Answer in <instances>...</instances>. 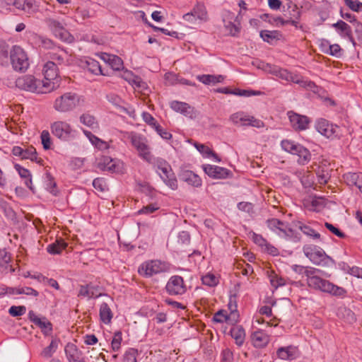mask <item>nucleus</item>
Returning a JSON list of instances; mask_svg holds the SVG:
<instances>
[{
  "instance_id": "nucleus-6",
  "label": "nucleus",
  "mask_w": 362,
  "mask_h": 362,
  "mask_svg": "<svg viewBox=\"0 0 362 362\" xmlns=\"http://www.w3.org/2000/svg\"><path fill=\"white\" fill-rule=\"evenodd\" d=\"M169 264L159 260H151L144 262L139 268L140 275L150 277L154 274L166 272L169 270Z\"/></svg>"
},
{
  "instance_id": "nucleus-49",
  "label": "nucleus",
  "mask_w": 362,
  "mask_h": 362,
  "mask_svg": "<svg viewBox=\"0 0 362 362\" xmlns=\"http://www.w3.org/2000/svg\"><path fill=\"white\" fill-rule=\"evenodd\" d=\"M202 281L203 284L210 287L215 286L218 283V281L216 276L211 273H208L206 275L203 276L202 278Z\"/></svg>"
},
{
  "instance_id": "nucleus-45",
  "label": "nucleus",
  "mask_w": 362,
  "mask_h": 362,
  "mask_svg": "<svg viewBox=\"0 0 362 362\" xmlns=\"http://www.w3.org/2000/svg\"><path fill=\"white\" fill-rule=\"evenodd\" d=\"M293 83L298 84L300 86L305 88L308 90H313L315 88V84L310 81H305L302 76L296 75L293 76Z\"/></svg>"
},
{
  "instance_id": "nucleus-56",
  "label": "nucleus",
  "mask_w": 362,
  "mask_h": 362,
  "mask_svg": "<svg viewBox=\"0 0 362 362\" xmlns=\"http://www.w3.org/2000/svg\"><path fill=\"white\" fill-rule=\"evenodd\" d=\"M26 308L23 305L15 306L13 305L9 308L8 313L13 317H18L25 313Z\"/></svg>"
},
{
  "instance_id": "nucleus-39",
  "label": "nucleus",
  "mask_w": 362,
  "mask_h": 362,
  "mask_svg": "<svg viewBox=\"0 0 362 362\" xmlns=\"http://www.w3.org/2000/svg\"><path fill=\"white\" fill-rule=\"evenodd\" d=\"M15 169L18 171L19 175L27 179L25 181V185L32 191H33V187H32V179H31V175L28 170L23 168L18 164L15 165Z\"/></svg>"
},
{
  "instance_id": "nucleus-26",
  "label": "nucleus",
  "mask_w": 362,
  "mask_h": 362,
  "mask_svg": "<svg viewBox=\"0 0 362 362\" xmlns=\"http://www.w3.org/2000/svg\"><path fill=\"white\" fill-rule=\"evenodd\" d=\"M43 72L45 80L49 81L47 86L49 88L50 81L58 76L59 70L57 64L54 62H47L44 66Z\"/></svg>"
},
{
  "instance_id": "nucleus-2",
  "label": "nucleus",
  "mask_w": 362,
  "mask_h": 362,
  "mask_svg": "<svg viewBox=\"0 0 362 362\" xmlns=\"http://www.w3.org/2000/svg\"><path fill=\"white\" fill-rule=\"evenodd\" d=\"M81 100V96L77 93L66 92L55 99L53 108L58 112H69L80 105Z\"/></svg>"
},
{
  "instance_id": "nucleus-27",
  "label": "nucleus",
  "mask_w": 362,
  "mask_h": 362,
  "mask_svg": "<svg viewBox=\"0 0 362 362\" xmlns=\"http://www.w3.org/2000/svg\"><path fill=\"white\" fill-rule=\"evenodd\" d=\"M276 355L281 360H293L297 357L298 349L293 346L280 347L277 349Z\"/></svg>"
},
{
  "instance_id": "nucleus-62",
  "label": "nucleus",
  "mask_w": 362,
  "mask_h": 362,
  "mask_svg": "<svg viewBox=\"0 0 362 362\" xmlns=\"http://www.w3.org/2000/svg\"><path fill=\"white\" fill-rule=\"evenodd\" d=\"M325 226L329 231L336 235L337 237L344 238L346 236L343 232H341L339 228H336L332 224L329 223H325Z\"/></svg>"
},
{
  "instance_id": "nucleus-37",
  "label": "nucleus",
  "mask_w": 362,
  "mask_h": 362,
  "mask_svg": "<svg viewBox=\"0 0 362 362\" xmlns=\"http://www.w3.org/2000/svg\"><path fill=\"white\" fill-rule=\"evenodd\" d=\"M113 317L112 312L107 303H103L100 306V318L105 324H109Z\"/></svg>"
},
{
  "instance_id": "nucleus-17",
  "label": "nucleus",
  "mask_w": 362,
  "mask_h": 362,
  "mask_svg": "<svg viewBox=\"0 0 362 362\" xmlns=\"http://www.w3.org/2000/svg\"><path fill=\"white\" fill-rule=\"evenodd\" d=\"M170 106L174 111L190 119H194L198 115L197 111L187 103L173 100L170 103Z\"/></svg>"
},
{
  "instance_id": "nucleus-32",
  "label": "nucleus",
  "mask_w": 362,
  "mask_h": 362,
  "mask_svg": "<svg viewBox=\"0 0 362 362\" xmlns=\"http://www.w3.org/2000/svg\"><path fill=\"white\" fill-rule=\"evenodd\" d=\"M99 168L105 171L116 173L119 170V165L116 161L110 157H104L102 162L99 163Z\"/></svg>"
},
{
  "instance_id": "nucleus-60",
  "label": "nucleus",
  "mask_w": 362,
  "mask_h": 362,
  "mask_svg": "<svg viewBox=\"0 0 362 362\" xmlns=\"http://www.w3.org/2000/svg\"><path fill=\"white\" fill-rule=\"evenodd\" d=\"M89 290H90V296L91 298H98L101 296H103V293L101 292V288L98 286H95L92 284H89Z\"/></svg>"
},
{
  "instance_id": "nucleus-22",
  "label": "nucleus",
  "mask_w": 362,
  "mask_h": 362,
  "mask_svg": "<svg viewBox=\"0 0 362 362\" xmlns=\"http://www.w3.org/2000/svg\"><path fill=\"white\" fill-rule=\"evenodd\" d=\"M28 316L30 320L36 326L39 327L46 334L52 331V324L46 319V317L40 318L37 317L33 310L29 312Z\"/></svg>"
},
{
  "instance_id": "nucleus-20",
  "label": "nucleus",
  "mask_w": 362,
  "mask_h": 362,
  "mask_svg": "<svg viewBox=\"0 0 362 362\" xmlns=\"http://www.w3.org/2000/svg\"><path fill=\"white\" fill-rule=\"evenodd\" d=\"M64 351L69 362H85L84 356L81 350L73 343H68Z\"/></svg>"
},
{
  "instance_id": "nucleus-35",
  "label": "nucleus",
  "mask_w": 362,
  "mask_h": 362,
  "mask_svg": "<svg viewBox=\"0 0 362 362\" xmlns=\"http://www.w3.org/2000/svg\"><path fill=\"white\" fill-rule=\"evenodd\" d=\"M230 335L235 339V344L240 346L243 344L245 332L241 326H235L230 329Z\"/></svg>"
},
{
  "instance_id": "nucleus-18",
  "label": "nucleus",
  "mask_w": 362,
  "mask_h": 362,
  "mask_svg": "<svg viewBox=\"0 0 362 362\" xmlns=\"http://www.w3.org/2000/svg\"><path fill=\"white\" fill-rule=\"evenodd\" d=\"M203 169L206 174L215 179H225L232 176L230 170L216 165H204Z\"/></svg>"
},
{
  "instance_id": "nucleus-33",
  "label": "nucleus",
  "mask_w": 362,
  "mask_h": 362,
  "mask_svg": "<svg viewBox=\"0 0 362 362\" xmlns=\"http://www.w3.org/2000/svg\"><path fill=\"white\" fill-rule=\"evenodd\" d=\"M11 261V255L5 249H0V269L2 272L7 271L8 269L11 272L14 271L10 264Z\"/></svg>"
},
{
  "instance_id": "nucleus-1",
  "label": "nucleus",
  "mask_w": 362,
  "mask_h": 362,
  "mask_svg": "<svg viewBox=\"0 0 362 362\" xmlns=\"http://www.w3.org/2000/svg\"><path fill=\"white\" fill-rule=\"evenodd\" d=\"M47 81L44 82L40 80H37L33 76L25 75L19 77L16 81V86L17 88L30 92L37 93H45L50 92L54 89V85L51 88H48L47 85Z\"/></svg>"
},
{
  "instance_id": "nucleus-52",
  "label": "nucleus",
  "mask_w": 362,
  "mask_h": 362,
  "mask_svg": "<svg viewBox=\"0 0 362 362\" xmlns=\"http://www.w3.org/2000/svg\"><path fill=\"white\" fill-rule=\"evenodd\" d=\"M33 278L37 279L40 281H43L44 283L48 284L49 286L54 288L55 289L58 290L59 288V284L57 283V281L56 280H54L53 279H48V278L42 276V274H39L37 276H33Z\"/></svg>"
},
{
  "instance_id": "nucleus-21",
  "label": "nucleus",
  "mask_w": 362,
  "mask_h": 362,
  "mask_svg": "<svg viewBox=\"0 0 362 362\" xmlns=\"http://www.w3.org/2000/svg\"><path fill=\"white\" fill-rule=\"evenodd\" d=\"M344 182L349 187H357L362 193V173H347L343 175Z\"/></svg>"
},
{
  "instance_id": "nucleus-40",
  "label": "nucleus",
  "mask_w": 362,
  "mask_h": 362,
  "mask_svg": "<svg viewBox=\"0 0 362 362\" xmlns=\"http://www.w3.org/2000/svg\"><path fill=\"white\" fill-rule=\"evenodd\" d=\"M66 246L67 244L64 240H57L54 243L47 246V250L50 254H59Z\"/></svg>"
},
{
  "instance_id": "nucleus-23",
  "label": "nucleus",
  "mask_w": 362,
  "mask_h": 362,
  "mask_svg": "<svg viewBox=\"0 0 362 362\" xmlns=\"http://www.w3.org/2000/svg\"><path fill=\"white\" fill-rule=\"evenodd\" d=\"M265 70L286 81L292 82L293 76H295V74H293L286 69L271 64H267Z\"/></svg>"
},
{
  "instance_id": "nucleus-7",
  "label": "nucleus",
  "mask_w": 362,
  "mask_h": 362,
  "mask_svg": "<svg viewBox=\"0 0 362 362\" xmlns=\"http://www.w3.org/2000/svg\"><path fill=\"white\" fill-rule=\"evenodd\" d=\"M308 286L311 288L329 293L334 296H341L345 293V291L342 288L334 285L329 281L322 279L319 276L316 278L313 277V279L310 280V284Z\"/></svg>"
},
{
  "instance_id": "nucleus-51",
  "label": "nucleus",
  "mask_w": 362,
  "mask_h": 362,
  "mask_svg": "<svg viewBox=\"0 0 362 362\" xmlns=\"http://www.w3.org/2000/svg\"><path fill=\"white\" fill-rule=\"evenodd\" d=\"M226 30L228 33L233 36L236 35L240 32V27L234 24L231 21H226L225 18L223 19Z\"/></svg>"
},
{
  "instance_id": "nucleus-5",
  "label": "nucleus",
  "mask_w": 362,
  "mask_h": 362,
  "mask_svg": "<svg viewBox=\"0 0 362 362\" xmlns=\"http://www.w3.org/2000/svg\"><path fill=\"white\" fill-rule=\"evenodd\" d=\"M10 61L16 71H25L29 67V58L25 51L18 45H14L10 50Z\"/></svg>"
},
{
  "instance_id": "nucleus-41",
  "label": "nucleus",
  "mask_w": 362,
  "mask_h": 362,
  "mask_svg": "<svg viewBox=\"0 0 362 362\" xmlns=\"http://www.w3.org/2000/svg\"><path fill=\"white\" fill-rule=\"evenodd\" d=\"M86 64L87 69L90 72H91L95 75H98V74L105 75V74L103 72L101 66L100 65L99 62H97L96 60L89 58L88 59H87L86 61Z\"/></svg>"
},
{
  "instance_id": "nucleus-36",
  "label": "nucleus",
  "mask_w": 362,
  "mask_h": 362,
  "mask_svg": "<svg viewBox=\"0 0 362 362\" xmlns=\"http://www.w3.org/2000/svg\"><path fill=\"white\" fill-rule=\"evenodd\" d=\"M50 62H54L57 65L65 64L67 61L68 54L67 53L62 49L51 52L49 53Z\"/></svg>"
},
{
  "instance_id": "nucleus-31",
  "label": "nucleus",
  "mask_w": 362,
  "mask_h": 362,
  "mask_svg": "<svg viewBox=\"0 0 362 362\" xmlns=\"http://www.w3.org/2000/svg\"><path fill=\"white\" fill-rule=\"evenodd\" d=\"M101 58L115 71H119L123 68V62L118 56L104 53Z\"/></svg>"
},
{
  "instance_id": "nucleus-58",
  "label": "nucleus",
  "mask_w": 362,
  "mask_h": 362,
  "mask_svg": "<svg viewBox=\"0 0 362 362\" xmlns=\"http://www.w3.org/2000/svg\"><path fill=\"white\" fill-rule=\"evenodd\" d=\"M16 294L37 296L39 293L31 287H22L16 288Z\"/></svg>"
},
{
  "instance_id": "nucleus-30",
  "label": "nucleus",
  "mask_w": 362,
  "mask_h": 362,
  "mask_svg": "<svg viewBox=\"0 0 362 362\" xmlns=\"http://www.w3.org/2000/svg\"><path fill=\"white\" fill-rule=\"evenodd\" d=\"M190 13L199 22H206L208 21V13L206 6L202 2H197Z\"/></svg>"
},
{
  "instance_id": "nucleus-38",
  "label": "nucleus",
  "mask_w": 362,
  "mask_h": 362,
  "mask_svg": "<svg viewBox=\"0 0 362 362\" xmlns=\"http://www.w3.org/2000/svg\"><path fill=\"white\" fill-rule=\"evenodd\" d=\"M197 79L206 85H215L223 81L224 78L221 75L214 76L210 74L199 75Z\"/></svg>"
},
{
  "instance_id": "nucleus-48",
  "label": "nucleus",
  "mask_w": 362,
  "mask_h": 362,
  "mask_svg": "<svg viewBox=\"0 0 362 362\" xmlns=\"http://www.w3.org/2000/svg\"><path fill=\"white\" fill-rule=\"evenodd\" d=\"M0 209L3 211L5 216L10 218L14 219L16 217V213L13 209L9 206V204L4 200L0 199Z\"/></svg>"
},
{
  "instance_id": "nucleus-42",
  "label": "nucleus",
  "mask_w": 362,
  "mask_h": 362,
  "mask_svg": "<svg viewBox=\"0 0 362 362\" xmlns=\"http://www.w3.org/2000/svg\"><path fill=\"white\" fill-rule=\"evenodd\" d=\"M22 158L30 159V160L35 161L36 163H38L42 162V160L41 158H37L36 150L33 146H30L23 150Z\"/></svg>"
},
{
  "instance_id": "nucleus-59",
  "label": "nucleus",
  "mask_w": 362,
  "mask_h": 362,
  "mask_svg": "<svg viewBox=\"0 0 362 362\" xmlns=\"http://www.w3.org/2000/svg\"><path fill=\"white\" fill-rule=\"evenodd\" d=\"M259 92L254 91V90H241V89H235L233 90V95L250 97L252 95H259Z\"/></svg>"
},
{
  "instance_id": "nucleus-47",
  "label": "nucleus",
  "mask_w": 362,
  "mask_h": 362,
  "mask_svg": "<svg viewBox=\"0 0 362 362\" xmlns=\"http://www.w3.org/2000/svg\"><path fill=\"white\" fill-rule=\"evenodd\" d=\"M58 340L54 339L51 341L50 344L45 347L42 351V356L45 358H49L56 351L58 346Z\"/></svg>"
},
{
  "instance_id": "nucleus-29",
  "label": "nucleus",
  "mask_w": 362,
  "mask_h": 362,
  "mask_svg": "<svg viewBox=\"0 0 362 362\" xmlns=\"http://www.w3.org/2000/svg\"><path fill=\"white\" fill-rule=\"evenodd\" d=\"M238 315L235 312H231L229 315H228L227 312L223 310H220L213 317V320L216 322H227L230 323L237 322V318Z\"/></svg>"
},
{
  "instance_id": "nucleus-10",
  "label": "nucleus",
  "mask_w": 362,
  "mask_h": 362,
  "mask_svg": "<svg viewBox=\"0 0 362 362\" xmlns=\"http://www.w3.org/2000/svg\"><path fill=\"white\" fill-rule=\"evenodd\" d=\"M305 255L314 264L317 265H323L326 264V261L329 257L320 248H317L315 245H307L303 248Z\"/></svg>"
},
{
  "instance_id": "nucleus-34",
  "label": "nucleus",
  "mask_w": 362,
  "mask_h": 362,
  "mask_svg": "<svg viewBox=\"0 0 362 362\" xmlns=\"http://www.w3.org/2000/svg\"><path fill=\"white\" fill-rule=\"evenodd\" d=\"M333 26L337 30L340 31V35L342 37H346L349 38L351 41L354 42L351 28L347 23L344 22L343 21H339L336 23L333 24Z\"/></svg>"
},
{
  "instance_id": "nucleus-9",
  "label": "nucleus",
  "mask_w": 362,
  "mask_h": 362,
  "mask_svg": "<svg viewBox=\"0 0 362 362\" xmlns=\"http://www.w3.org/2000/svg\"><path fill=\"white\" fill-rule=\"evenodd\" d=\"M315 128L320 134L328 139H334L341 136L340 127L329 123L325 119H319L316 123Z\"/></svg>"
},
{
  "instance_id": "nucleus-53",
  "label": "nucleus",
  "mask_w": 362,
  "mask_h": 362,
  "mask_svg": "<svg viewBox=\"0 0 362 362\" xmlns=\"http://www.w3.org/2000/svg\"><path fill=\"white\" fill-rule=\"evenodd\" d=\"M40 138L43 148L46 150L49 149L51 148L52 142L49 132L43 130L41 133Z\"/></svg>"
},
{
  "instance_id": "nucleus-50",
  "label": "nucleus",
  "mask_w": 362,
  "mask_h": 362,
  "mask_svg": "<svg viewBox=\"0 0 362 362\" xmlns=\"http://www.w3.org/2000/svg\"><path fill=\"white\" fill-rule=\"evenodd\" d=\"M269 278L271 285L276 289L278 287L284 286L286 284V280L284 278L279 276L275 273H272L269 276Z\"/></svg>"
},
{
  "instance_id": "nucleus-46",
  "label": "nucleus",
  "mask_w": 362,
  "mask_h": 362,
  "mask_svg": "<svg viewBox=\"0 0 362 362\" xmlns=\"http://www.w3.org/2000/svg\"><path fill=\"white\" fill-rule=\"evenodd\" d=\"M194 146L200 153L206 154L208 157L211 156L218 162L221 160L217 154L211 150L208 146L197 143L194 144Z\"/></svg>"
},
{
  "instance_id": "nucleus-61",
  "label": "nucleus",
  "mask_w": 362,
  "mask_h": 362,
  "mask_svg": "<svg viewBox=\"0 0 362 362\" xmlns=\"http://www.w3.org/2000/svg\"><path fill=\"white\" fill-rule=\"evenodd\" d=\"M345 4L353 11H358L362 8V3L357 0H344Z\"/></svg>"
},
{
  "instance_id": "nucleus-11",
  "label": "nucleus",
  "mask_w": 362,
  "mask_h": 362,
  "mask_svg": "<svg viewBox=\"0 0 362 362\" xmlns=\"http://www.w3.org/2000/svg\"><path fill=\"white\" fill-rule=\"evenodd\" d=\"M230 120L234 124H238L241 122L243 126H252L257 128L264 127V122L259 119L250 116L244 112H238L233 113L230 117Z\"/></svg>"
},
{
  "instance_id": "nucleus-64",
  "label": "nucleus",
  "mask_w": 362,
  "mask_h": 362,
  "mask_svg": "<svg viewBox=\"0 0 362 362\" xmlns=\"http://www.w3.org/2000/svg\"><path fill=\"white\" fill-rule=\"evenodd\" d=\"M233 354L229 349H226L222 351V361L223 362H233Z\"/></svg>"
},
{
  "instance_id": "nucleus-19",
  "label": "nucleus",
  "mask_w": 362,
  "mask_h": 362,
  "mask_svg": "<svg viewBox=\"0 0 362 362\" xmlns=\"http://www.w3.org/2000/svg\"><path fill=\"white\" fill-rule=\"evenodd\" d=\"M288 115L292 127L296 130L302 131L308 129L310 123V119L308 117L295 113L292 111L288 112Z\"/></svg>"
},
{
  "instance_id": "nucleus-54",
  "label": "nucleus",
  "mask_w": 362,
  "mask_h": 362,
  "mask_svg": "<svg viewBox=\"0 0 362 362\" xmlns=\"http://www.w3.org/2000/svg\"><path fill=\"white\" fill-rule=\"evenodd\" d=\"M277 31L262 30L260 32V37L267 42H271L272 40L277 38Z\"/></svg>"
},
{
  "instance_id": "nucleus-57",
  "label": "nucleus",
  "mask_w": 362,
  "mask_h": 362,
  "mask_svg": "<svg viewBox=\"0 0 362 362\" xmlns=\"http://www.w3.org/2000/svg\"><path fill=\"white\" fill-rule=\"evenodd\" d=\"M121 341L122 333L120 332H115L111 343V346L114 351H117L119 349Z\"/></svg>"
},
{
  "instance_id": "nucleus-3",
  "label": "nucleus",
  "mask_w": 362,
  "mask_h": 362,
  "mask_svg": "<svg viewBox=\"0 0 362 362\" xmlns=\"http://www.w3.org/2000/svg\"><path fill=\"white\" fill-rule=\"evenodd\" d=\"M156 173L163 182L173 190L177 189V181L170 165L162 158L156 159L154 163Z\"/></svg>"
},
{
  "instance_id": "nucleus-44",
  "label": "nucleus",
  "mask_w": 362,
  "mask_h": 362,
  "mask_svg": "<svg viewBox=\"0 0 362 362\" xmlns=\"http://www.w3.org/2000/svg\"><path fill=\"white\" fill-rule=\"evenodd\" d=\"M298 228L306 235L310 236L314 239H319L320 234L317 233L314 229L309 226L305 225L300 222L298 223Z\"/></svg>"
},
{
  "instance_id": "nucleus-24",
  "label": "nucleus",
  "mask_w": 362,
  "mask_h": 362,
  "mask_svg": "<svg viewBox=\"0 0 362 362\" xmlns=\"http://www.w3.org/2000/svg\"><path fill=\"white\" fill-rule=\"evenodd\" d=\"M252 344L256 348H264L270 341V337L262 330L256 331L251 335Z\"/></svg>"
},
{
  "instance_id": "nucleus-25",
  "label": "nucleus",
  "mask_w": 362,
  "mask_h": 362,
  "mask_svg": "<svg viewBox=\"0 0 362 362\" xmlns=\"http://www.w3.org/2000/svg\"><path fill=\"white\" fill-rule=\"evenodd\" d=\"M180 180L187 184L199 187L202 185L201 178L191 170H182L179 175Z\"/></svg>"
},
{
  "instance_id": "nucleus-43",
  "label": "nucleus",
  "mask_w": 362,
  "mask_h": 362,
  "mask_svg": "<svg viewBox=\"0 0 362 362\" xmlns=\"http://www.w3.org/2000/svg\"><path fill=\"white\" fill-rule=\"evenodd\" d=\"M80 122L92 129L98 127V123L94 116L85 113L80 117Z\"/></svg>"
},
{
  "instance_id": "nucleus-55",
  "label": "nucleus",
  "mask_w": 362,
  "mask_h": 362,
  "mask_svg": "<svg viewBox=\"0 0 362 362\" xmlns=\"http://www.w3.org/2000/svg\"><path fill=\"white\" fill-rule=\"evenodd\" d=\"M137 355L138 351L136 349H129L124 356V362H136Z\"/></svg>"
},
{
  "instance_id": "nucleus-16",
  "label": "nucleus",
  "mask_w": 362,
  "mask_h": 362,
  "mask_svg": "<svg viewBox=\"0 0 362 362\" xmlns=\"http://www.w3.org/2000/svg\"><path fill=\"white\" fill-rule=\"evenodd\" d=\"M49 26L54 35L66 42H72L74 37L64 28L63 24L54 19L49 20Z\"/></svg>"
},
{
  "instance_id": "nucleus-13",
  "label": "nucleus",
  "mask_w": 362,
  "mask_h": 362,
  "mask_svg": "<svg viewBox=\"0 0 362 362\" xmlns=\"http://www.w3.org/2000/svg\"><path fill=\"white\" fill-rule=\"evenodd\" d=\"M7 6H13L28 15H33L38 11L35 0H2Z\"/></svg>"
},
{
  "instance_id": "nucleus-14",
  "label": "nucleus",
  "mask_w": 362,
  "mask_h": 362,
  "mask_svg": "<svg viewBox=\"0 0 362 362\" xmlns=\"http://www.w3.org/2000/svg\"><path fill=\"white\" fill-rule=\"evenodd\" d=\"M268 228L283 238H292L293 231L288 228V223L277 218H271L267 221Z\"/></svg>"
},
{
  "instance_id": "nucleus-4",
  "label": "nucleus",
  "mask_w": 362,
  "mask_h": 362,
  "mask_svg": "<svg viewBox=\"0 0 362 362\" xmlns=\"http://www.w3.org/2000/svg\"><path fill=\"white\" fill-rule=\"evenodd\" d=\"M282 148L293 155H296L298 158L297 162L300 165L308 164L311 159V153L308 149L299 144H296L290 140H283L281 143Z\"/></svg>"
},
{
  "instance_id": "nucleus-8",
  "label": "nucleus",
  "mask_w": 362,
  "mask_h": 362,
  "mask_svg": "<svg viewBox=\"0 0 362 362\" xmlns=\"http://www.w3.org/2000/svg\"><path fill=\"white\" fill-rule=\"evenodd\" d=\"M52 134L64 141H68L74 137V130L71 125L64 121H56L50 126Z\"/></svg>"
},
{
  "instance_id": "nucleus-15",
  "label": "nucleus",
  "mask_w": 362,
  "mask_h": 362,
  "mask_svg": "<svg viewBox=\"0 0 362 362\" xmlns=\"http://www.w3.org/2000/svg\"><path fill=\"white\" fill-rule=\"evenodd\" d=\"M165 289L170 295H182L186 292L187 288L182 277L175 275L170 278Z\"/></svg>"
},
{
  "instance_id": "nucleus-12",
  "label": "nucleus",
  "mask_w": 362,
  "mask_h": 362,
  "mask_svg": "<svg viewBox=\"0 0 362 362\" xmlns=\"http://www.w3.org/2000/svg\"><path fill=\"white\" fill-rule=\"evenodd\" d=\"M131 142L139 151V156L145 160L151 162L152 156L149 151V147L146 144V138L139 134L132 133L131 134Z\"/></svg>"
},
{
  "instance_id": "nucleus-28",
  "label": "nucleus",
  "mask_w": 362,
  "mask_h": 362,
  "mask_svg": "<svg viewBox=\"0 0 362 362\" xmlns=\"http://www.w3.org/2000/svg\"><path fill=\"white\" fill-rule=\"evenodd\" d=\"M332 169L325 163H322L315 170L317 181L321 185H325L331 177Z\"/></svg>"
},
{
  "instance_id": "nucleus-63",
  "label": "nucleus",
  "mask_w": 362,
  "mask_h": 362,
  "mask_svg": "<svg viewBox=\"0 0 362 362\" xmlns=\"http://www.w3.org/2000/svg\"><path fill=\"white\" fill-rule=\"evenodd\" d=\"M143 119L149 125L154 128L158 124L154 117L148 112H144L142 113Z\"/></svg>"
}]
</instances>
